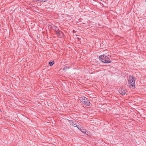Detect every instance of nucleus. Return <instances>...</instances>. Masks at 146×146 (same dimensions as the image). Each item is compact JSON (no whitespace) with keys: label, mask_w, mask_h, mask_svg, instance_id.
<instances>
[{"label":"nucleus","mask_w":146,"mask_h":146,"mask_svg":"<svg viewBox=\"0 0 146 146\" xmlns=\"http://www.w3.org/2000/svg\"><path fill=\"white\" fill-rule=\"evenodd\" d=\"M135 78L132 76H129L128 79V85L131 88L135 87Z\"/></svg>","instance_id":"nucleus-1"},{"label":"nucleus","mask_w":146,"mask_h":146,"mask_svg":"<svg viewBox=\"0 0 146 146\" xmlns=\"http://www.w3.org/2000/svg\"><path fill=\"white\" fill-rule=\"evenodd\" d=\"M99 58L102 62L104 63H109L111 62L110 58L105 55L100 56L99 57Z\"/></svg>","instance_id":"nucleus-2"},{"label":"nucleus","mask_w":146,"mask_h":146,"mask_svg":"<svg viewBox=\"0 0 146 146\" xmlns=\"http://www.w3.org/2000/svg\"><path fill=\"white\" fill-rule=\"evenodd\" d=\"M80 101L84 105L89 106L90 105L89 101L88 99L84 97H82L80 98Z\"/></svg>","instance_id":"nucleus-3"},{"label":"nucleus","mask_w":146,"mask_h":146,"mask_svg":"<svg viewBox=\"0 0 146 146\" xmlns=\"http://www.w3.org/2000/svg\"><path fill=\"white\" fill-rule=\"evenodd\" d=\"M69 123L71 125H73L74 127H78L79 126H78L76 124V123H75V122L73 121L69 120Z\"/></svg>","instance_id":"nucleus-4"},{"label":"nucleus","mask_w":146,"mask_h":146,"mask_svg":"<svg viewBox=\"0 0 146 146\" xmlns=\"http://www.w3.org/2000/svg\"><path fill=\"white\" fill-rule=\"evenodd\" d=\"M119 92L122 95H125L126 93V90L124 89L119 90Z\"/></svg>","instance_id":"nucleus-5"},{"label":"nucleus","mask_w":146,"mask_h":146,"mask_svg":"<svg viewBox=\"0 0 146 146\" xmlns=\"http://www.w3.org/2000/svg\"><path fill=\"white\" fill-rule=\"evenodd\" d=\"M77 128L83 133L84 134L86 133V129H83L82 127H81L80 128V127H77Z\"/></svg>","instance_id":"nucleus-6"},{"label":"nucleus","mask_w":146,"mask_h":146,"mask_svg":"<svg viewBox=\"0 0 146 146\" xmlns=\"http://www.w3.org/2000/svg\"><path fill=\"white\" fill-rule=\"evenodd\" d=\"M85 134L87 135H91V133L90 132L86 131V133H85Z\"/></svg>","instance_id":"nucleus-7"},{"label":"nucleus","mask_w":146,"mask_h":146,"mask_svg":"<svg viewBox=\"0 0 146 146\" xmlns=\"http://www.w3.org/2000/svg\"><path fill=\"white\" fill-rule=\"evenodd\" d=\"M54 64V62H49V64L50 66H52V65H53V64Z\"/></svg>","instance_id":"nucleus-8"},{"label":"nucleus","mask_w":146,"mask_h":146,"mask_svg":"<svg viewBox=\"0 0 146 146\" xmlns=\"http://www.w3.org/2000/svg\"><path fill=\"white\" fill-rule=\"evenodd\" d=\"M37 0L39 1H40V2H44L45 1H48V0Z\"/></svg>","instance_id":"nucleus-9"},{"label":"nucleus","mask_w":146,"mask_h":146,"mask_svg":"<svg viewBox=\"0 0 146 146\" xmlns=\"http://www.w3.org/2000/svg\"><path fill=\"white\" fill-rule=\"evenodd\" d=\"M61 33H62V32L61 31H60V32L57 33L56 34L57 36H59L60 34H61Z\"/></svg>","instance_id":"nucleus-10"},{"label":"nucleus","mask_w":146,"mask_h":146,"mask_svg":"<svg viewBox=\"0 0 146 146\" xmlns=\"http://www.w3.org/2000/svg\"><path fill=\"white\" fill-rule=\"evenodd\" d=\"M68 68L67 66H65L64 68L63 69L64 70H66Z\"/></svg>","instance_id":"nucleus-11"},{"label":"nucleus","mask_w":146,"mask_h":146,"mask_svg":"<svg viewBox=\"0 0 146 146\" xmlns=\"http://www.w3.org/2000/svg\"><path fill=\"white\" fill-rule=\"evenodd\" d=\"M73 33H75V32H76V31H75L74 30H73Z\"/></svg>","instance_id":"nucleus-12"}]
</instances>
